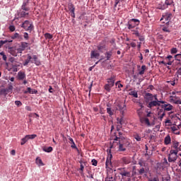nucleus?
<instances>
[{
    "instance_id": "nucleus-10",
    "label": "nucleus",
    "mask_w": 181,
    "mask_h": 181,
    "mask_svg": "<svg viewBox=\"0 0 181 181\" xmlns=\"http://www.w3.org/2000/svg\"><path fill=\"white\" fill-rule=\"evenodd\" d=\"M119 162L122 165H129V163H131V158H129V157H122L119 160Z\"/></svg>"
},
{
    "instance_id": "nucleus-25",
    "label": "nucleus",
    "mask_w": 181,
    "mask_h": 181,
    "mask_svg": "<svg viewBox=\"0 0 181 181\" xmlns=\"http://www.w3.org/2000/svg\"><path fill=\"white\" fill-rule=\"evenodd\" d=\"M35 162L38 166H45V164L43 163V161H42V159L40 158L37 157L35 160Z\"/></svg>"
},
{
    "instance_id": "nucleus-26",
    "label": "nucleus",
    "mask_w": 181,
    "mask_h": 181,
    "mask_svg": "<svg viewBox=\"0 0 181 181\" xmlns=\"http://www.w3.org/2000/svg\"><path fill=\"white\" fill-rule=\"evenodd\" d=\"M68 8L70 12H74L76 11V8L74 7V5L71 3H69L68 4Z\"/></svg>"
},
{
    "instance_id": "nucleus-27",
    "label": "nucleus",
    "mask_w": 181,
    "mask_h": 181,
    "mask_svg": "<svg viewBox=\"0 0 181 181\" xmlns=\"http://www.w3.org/2000/svg\"><path fill=\"white\" fill-rule=\"evenodd\" d=\"M119 151L120 152H125V151H127V148L124 147V144H122L121 141L119 143Z\"/></svg>"
},
{
    "instance_id": "nucleus-36",
    "label": "nucleus",
    "mask_w": 181,
    "mask_h": 181,
    "mask_svg": "<svg viewBox=\"0 0 181 181\" xmlns=\"http://www.w3.org/2000/svg\"><path fill=\"white\" fill-rule=\"evenodd\" d=\"M134 138L138 142H140V141H142V137H141V136H139V134H134Z\"/></svg>"
},
{
    "instance_id": "nucleus-63",
    "label": "nucleus",
    "mask_w": 181,
    "mask_h": 181,
    "mask_svg": "<svg viewBox=\"0 0 181 181\" xmlns=\"http://www.w3.org/2000/svg\"><path fill=\"white\" fill-rule=\"evenodd\" d=\"M9 30L11 32H15V27L13 25H10L9 26Z\"/></svg>"
},
{
    "instance_id": "nucleus-15",
    "label": "nucleus",
    "mask_w": 181,
    "mask_h": 181,
    "mask_svg": "<svg viewBox=\"0 0 181 181\" xmlns=\"http://www.w3.org/2000/svg\"><path fill=\"white\" fill-rule=\"evenodd\" d=\"M116 108L119 111H122V110H124V108H125V103H124L122 102L117 103Z\"/></svg>"
},
{
    "instance_id": "nucleus-5",
    "label": "nucleus",
    "mask_w": 181,
    "mask_h": 181,
    "mask_svg": "<svg viewBox=\"0 0 181 181\" xmlns=\"http://www.w3.org/2000/svg\"><path fill=\"white\" fill-rule=\"evenodd\" d=\"M176 159H177V151H173L172 150L170 151V154L168 156V162H176Z\"/></svg>"
},
{
    "instance_id": "nucleus-35",
    "label": "nucleus",
    "mask_w": 181,
    "mask_h": 181,
    "mask_svg": "<svg viewBox=\"0 0 181 181\" xmlns=\"http://www.w3.org/2000/svg\"><path fill=\"white\" fill-rule=\"evenodd\" d=\"M146 70V66L143 65L141 66V71L139 72V74H140V76H142V74H145V71Z\"/></svg>"
},
{
    "instance_id": "nucleus-9",
    "label": "nucleus",
    "mask_w": 181,
    "mask_h": 181,
    "mask_svg": "<svg viewBox=\"0 0 181 181\" xmlns=\"http://www.w3.org/2000/svg\"><path fill=\"white\" fill-rule=\"evenodd\" d=\"M170 100L171 103H173L174 104H181L180 97L179 96H170Z\"/></svg>"
},
{
    "instance_id": "nucleus-60",
    "label": "nucleus",
    "mask_w": 181,
    "mask_h": 181,
    "mask_svg": "<svg viewBox=\"0 0 181 181\" xmlns=\"http://www.w3.org/2000/svg\"><path fill=\"white\" fill-rule=\"evenodd\" d=\"M172 54H175V53H177V48H173L171 49Z\"/></svg>"
},
{
    "instance_id": "nucleus-33",
    "label": "nucleus",
    "mask_w": 181,
    "mask_h": 181,
    "mask_svg": "<svg viewBox=\"0 0 181 181\" xmlns=\"http://www.w3.org/2000/svg\"><path fill=\"white\" fill-rule=\"evenodd\" d=\"M69 141L71 144V148H72L73 149H77V146H76V144L74 143V140H73V139H71V138H69Z\"/></svg>"
},
{
    "instance_id": "nucleus-38",
    "label": "nucleus",
    "mask_w": 181,
    "mask_h": 181,
    "mask_svg": "<svg viewBox=\"0 0 181 181\" xmlns=\"http://www.w3.org/2000/svg\"><path fill=\"white\" fill-rule=\"evenodd\" d=\"M20 18H25V16H28L29 15V13H26L25 11H21L20 13Z\"/></svg>"
},
{
    "instance_id": "nucleus-21",
    "label": "nucleus",
    "mask_w": 181,
    "mask_h": 181,
    "mask_svg": "<svg viewBox=\"0 0 181 181\" xmlns=\"http://www.w3.org/2000/svg\"><path fill=\"white\" fill-rule=\"evenodd\" d=\"M98 50H99V52H101L103 53V50H104V49H105V44L101 42L98 45Z\"/></svg>"
},
{
    "instance_id": "nucleus-23",
    "label": "nucleus",
    "mask_w": 181,
    "mask_h": 181,
    "mask_svg": "<svg viewBox=\"0 0 181 181\" xmlns=\"http://www.w3.org/2000/svg\"><path fill=\"white\" fill-rule=\"evenodd\" d=\"M162 30H163V32H165L167 33H170V30L169 29V25H166V23H165V25L163 26Z\"/></svg>"
},
{
    "instance_id": "nucleus-34",
    "label": "nucleus",
    "mask_w": 181,
    "mask_h": 181,
    "mask_svg": "<svg viewBox=\"0 0 181 181\" xmlns=\"http://www.w3.org/2000/svg\"><path fill=\"white\" fill-rule=\"evenodd\" d=\"M105 56H106L107 60H110V59H111V56H112V50L106 52Z\"/></svg>"
},
{
    "instance_id": "nucleus-41",
    "label": "nucleus",
    "mask_w": 181,
    "mask_h": 181,
    "mask_svg": "<svg viewBox=\"0 0 181 181\" xmlns=\"http://www.w3.org/2000/svg\"><path fill=\"white\" fill-rule=\"evenodd\" d=\"M173 110V106L170 104H168V107H166L164 111H172Z\"/></svg>"
},
{
    "instance_id": "nucleus-7",
    "label": "nucleus",
    "mask_w": 181,
    "mask_h": 181,
    "mask_svg": "<svg viewBox=\"0 0 181 181\" xmlns=\"http://www.w3.org/2000/svg\"><path fill=\"white\" fill-rule=\"evenodd\" d=\"M112 159V154H111V153H109L105 162V166L109 169H110V168H112V162L111 161Z\"/></svg>"
},
{
    "instance_id": "nucleus-62",
    "label": "nucleus",
    "mask_w": 181,
    "mask_h": 181,
    "mask_svg": "<svg viewBox=\"0 0 181 181\" xmlns=\"http://www.w3.org/2000/svg\"><path fill=\"white\" fill-rule=\"evenodd\" d=\"M148 181H159V177H154L153 178L149 179Z\"/></svg>"
},
{
    "instance_id": "nucleus-53",
    "label": "nucleus",
    "mask_w": 181,
    "mask_h": 181,
    "mask_svg": "<svg viewBox=\"0 0 181 181\" xmlns=\"http://www.w3.org/2000/svg\"><path fill=\"white\" fill-rule=\"evenodd\" d=\"M175 60H181V54H177L175 56Z\"/></svg>"
},
{
    "instance_id": "nucleus-46",
    "label": "nucleus",
    "mask_w": 181,
    "mask_h": 181,
    "mask_svg": "<svg viewBox=\"0 0 181 181\" xmlns=\"http://www.w3.org/2000/svg\"><path fill=\"white\" fill-rule=\"evenodd\" d=\"M0 54L2 56L3 60H4V62H6L8 57H7L6 55L5 54V52H1L0 53Z\"/></svg>"
},
{
    "instance_id": "nucleus-37",
    "label": "nucleus",
    "mask_w": 181,
    "mask_h": 181,
    "mask_svg": "<svg viewBox=\"0 0 181 181\" xmlns=\"http://www.w3.org/2000/svg\"><path fill=\"white\" fill-rule=\"evenodd\" d=\"M107 112L109 114L110 117H112L114 115V110H111V107H107Z\"/></svg>"
},
{
    "instance_id": "nucleus-13",
    "label": "nucleus",
    "mask_w": 181,
    "mask_h": 181,
    "mask_svg": "<svg viewBox=\"0 0 181 181\" xmlns=\"http://www.w3.org/2000/svg\"><path fill=\"white\" fill-rule=\"evenodd\" d=\"M90 59H100V52L98 51H91Z\"/></svg>"
},
{
    "instance_id": "nucleus-14",
    "label": "nucleus",
    "mask_w": 181,
    "mask_h": 181,
    "mask_svg": "<svg viewBox=\"0 0 181 181\" xmlns=\"http://www.w3.org/2000/svg\"><path fill=\"white\" fill-rule=\"evenodd\" d=\"M140 122L141 124H146L148 127H151V122H149V119L146 117H141Z\"/></svg>"
},
{
    "instance_id": "nucleus-55",
    "label": "nucleus",
    "mask_w": 181,
    "mask_h": 181,
    "mask_svg": "<svg viewBox=\"0 0 181 181\" xmlns=\"http://www.w3.org/2000/svg\"><path fill=\"white\" fill-rule=\"evenodd\" d=\"M23 37L25 40H29V34H28V33H24Z\"/></svg>"
},
{
    "instance_id": "nucleus-4",
    "label": "nucleus",
    "mask_w": 181,
    "mask_h": 181,
    "mask_svg": "<svg viewBox=\"0 0 181 181\" xmlns=\"http://www.w3.org/2000/svg\"><path fill=\"white\" fill-rule=\"evenodd\" d=\"M163 20L165 21L166 25H169L170 23V21L172 20V13H165L160 21H162Z\"/></svg>"
},
{
    "instance_id": "nucleus-30",
    "label": "nucleus",
    "mask_w": 181,
    "mask_h": 181,
    "mask_svg": "<svg viewBox=\"0 0 181 181\" xmlns=\"http://www.w3.org/2000/svg\"><path fill=\"white\" fill-rule=\"evenodd\" d=\"M32 60L33 63H35L37 66H39L40 64V62L37 61V57L36 55H33L32 57Z\"/></svg>"
},
{
    "instance_id": "nucleus-6",
    "label": "nucleus",
    "mask_w": 181,
    "mask_h": 181,
    "mask_svg": "<svg viewBox=\"0 0 181 181\" xmlns=\"http://www.w3.org/2000/svg\"><path fill=\"white\" fill-rule=\"evenodd\" d=\"M165 103L166 102L163 100H162L161 102L153 100L147 104V107L148 108H153V107H160V104H165Z\"/></svg>"
},
{
    "instance_id": "nucleus-42",
    "label": "nucleus",
    "mask_w": 181,
    "mask_h": 181,
    "mask_svg": "<svg viewBox=\"0 0 181 181\" xmlns=\"http://www.w3.org/2000/svg\"><path fill=\"white\" fill-rule=\"evenodd\" d=\"M132 35H135V36H136L137 37L141 35L139 33V31H138V30H132Z\"/></svg>"
},
{
    "instance_id": "nucleus-31",
    "label": "nucleus",
    "mask_w": 181,
    "mask_h": 181,
    "mask_svg": "<svg viewBox=\"0 0 181 181\" xmlns=\"http://www.w3.org/2000/svg\"><path fill=\"white\" fill-rule=\"evenodd\" d=\"M117 170L119 171V174L122 176L124 173L126 172L127 168H117Z\"/></svg>"
},
{
    "instance_id": "nucleus-56",
    "label": "nucleus",
    "mask_w": 181,
    "mask_h": 181,
    "mask_svg": "<svg viewBox=\"0 0 181 181\" xmlns=\"http://www.w3.org/2000/svg\"><path fill=\"white\" fill-rule=\"evenodd\" d=\"M172 2H173L172 0H165V4L168 6L169 5H172Z\"/></svg>"
},
{
    "instance_id": "nucleus-44",
    "label": "nucleus",
    "mask_w": 181,
    "mask_h": 181,
    "mask_svg": "<svg viewBox=\"0 0 181 181\" xmlns=\"http://www.w3.org/2000/svg\"><path fill=\"white\" fill-rule=\"evenodd\" d=\"M11 43V42H12V40L11 41H8V40H1L0 41V47H2V46H4V45H5V43Z\"/></svg>"
},
{
    "instance_id": "nucleus-1",
    "label": "nucleus",
    "mask_w": 181,
    "mask_h": 181,
    "mask_svg": "<svg viewBox=\"0 0 181 181\" xmlns=\"http://www.w3.org/2000/svg\"><path fill=\"white\" fill-rule=\"evenodd\" d=\"M139 23H140L139 20L136 18H132L128 21L126 26L127 28H128V29H129V30H132V29H134V28H136V26H138Z\"/></svg>"
},
{
    "instance_id": "nucleus-19",
    "label": "nucleus",
    "mask_w": 181,
    "mask_h": 181,
    "mask_svg": "<svg viewBox=\"0 0 181 181\" xmlns=\"http://www.w3.org/2000/svg\"><path fill=\"white\" fill-rule=\"evenodd\" d=\"M141 45H142V42H137V45L134 42H132L130 43V46L132 47H136V46H137V48L139 49H139H141Z\"/></svg>"
},
{
    "instance_id": "nucleus-50",
    "label": "nucleus",
    "mask_w": 181,
    "mask_h": 181,
    "mask_svg": "<svg viewBox=\"0 0 181 181\" xmlns=\"http://www.w3.org/2000/svg\"><path fill=\"white\" fill-rule=\"evenodd\" d=\"M122 139H124V137L115 136V138L114 139V141H118L119 144V142H121V141H122Z\"/></svg>"
},
{
    "instance_id": "nucleus-16",
    "label": "nucleus",
    "mask_w": 181,
    "mask_h": 181,
    "mask_svg": "<svg viewBox=\"0 0 181 181\" xmlns=\"http://www.w3.org/2000/svg\"><path fill=\"white\" fill-rule=\"evenodd\" d=\"M115 75H111L110 78H107V84H112L114 86L115 84Z\"/></svg>"
},
{
    "instance_id": "nucleus-40",
    "label": "nucleus",
    "mask_w": 181,
    "mask_h": 181,
    "mask_svg": "<svg viewBox=\"0 0 181 181\" xmlns=\"http://www.w3.org/2000/svg\"><path fill=\"white\" fill-rule=\"evenodd\" d=\"M8 94V89H1L0 90V95H6Z\"/></svg>"
},
{
    "instance_id": "nucleus-29",
    "label": "nucleus",
    "mask_w": 181,
    "mask_h": 181,
    "mask_svg": "<svg viewBox=\"0 0 181 181\" xmlns=\"http://www.w3.org/2000/svg\"><path fill=\"white\" fill-rule=\"evenodd\" d=\"M129 95H132L134 98H138V91L132 90L129 93Z\"/></svg>"
},
{
    "instance_id": "nucleus-48",
    "label": "nucleus",
    "mask_w": 181,
    "mask_h": 181,
    "mask_svg": "<svg viewBox=\"0 0 181 181\" xmlns=\"http://www.w3.org/2000/svg\"><path fill=\"white\" fill-rule=\"evenodd\" d=\"M170 129L172 132L174 133L175 132L177 131V129H179V127L173 126V127H171Z\"/></svg>"
},
{
    "instance_id": "nucleus-59",
    "label": "nucleus",
    "mask_w": 181,
    "mask_h": 181,
    "mask_svg": "<svg viewBox=\"0 0 181 181\" xmlns=\"http://www.w3.org/2000/svg\"><path fill=\"white\" fill-rule=\"evenodd\" d=\"M52 151H53V147H52V146L47 147L46 148V152H47V153H50V152H52Z\"/></svg>"
},
{
    "instance_id": "nucleus-39",
    "label": "nucleus",
    "mask_w": 181,
    "mask_h": 181,
    "mask_svg": "<svg viewBox=\"0 0 181 181\" xmlns=\"http://www.w3.org/2000/svg\"><path fill=\"white\" fill-rule=\"evenodd\" d=\"M144 114V112H142V109L137 110V115L139 117V119L141 118H143L142 115Z\"/></svg>"
},
{
    "instance_id": "nucleus-58",
    "label": "nucleus",
    "mask_w": 181,
    "mask_h": 181,
    "mask_svg": "<svg viewBox=\"0 0 181 181\" xmlns=\"http://www.w3.org/2000/svg\"><path fill=\"white\" fill-rule=\"evenodd\" d=\"M139 40H140V42H144L145 40V37H144L143 35H139Z\"/></svg>"
},
{
    "instance_id": "nucleus-51",
    "label": "nucleus",
    "mask_w": 181,
    "mask_h": 181,
    "mask_svg": "<svg viewBox=\"0 0 181 181\" xmlns=\"http://www.w3.org/2000/svg\"><path fill=\"white\" fill-rule=\"evenodd\" d=\"M91 163L93 166H97V165H98V161H97L95 159H93L91 160Z\"/></svg>"
},
{
    "instance_id": "nucleus-45",
    "label": "nucleus",
    "mask_w": 181,
    "mask_h": 181,
    "mask_svg": "<svg viewBox=\"0 0 181 181\" xmlns=\"http://www.w3.org/2000/svg\"><path fill=\"white\" fill-rule=\"evenodd\" d=\"M10 53H11V54H12V56H14L15 57H16V56H18V54L15 51H13V47L10 48Z\"/></svg>"
},
{
    "instance_id": "nucleus-43",
    "label": "nucleus",
    "mask_w": 181,
    "mask_h": 181,
    "mask_svg": "<svg viewBox=\"0 0 181 181\" xmlns=\"http://www.w3.org/2000/svg\"><path fill=\"white\" fill-rule=\"evenodd\" d=\"M138 175H144V173H146V170H145L144 168H141L140 170H138Z\"/></svg>"
},
{
    "instance_id": "nucleus-3",
    "label": "nucleus",
    "mask_w": 181,
    "mask_h": 181,
    "mask_svg": "<svg viewBox=\"0 0 181 181\" xmlns=\"http://www.w3.org/2000/svg\"><path fill=\"white\" fill-rule=\"evenodd\" d=\"M21 28H23L25 30L32 32V30H33V24L30 23L29 21H25L23 23Z\"/></svg>"
},
{
    "instance_id": "nucleus-12",
    "label": "nucleus",
    "mask_w": 181,
    "mask_h": 181,
    "mask_svg": "<svg viewBox=\"0 0 181 181\" xmlns=\"http://www.w3.org/2000/svg\"><path fill=\"white\" fill-rule=\"evenodd\" d=\"M28 5H29V0L24 1L21 6V9L23 11H25V12H28V11H30V8L28 7Z\"/></svg>"
},
{
    "instance_id": "nucleus-32",
    "label": "nucleus",
    "mask_w": 181,
    "mask_h": 181,
    "mask_svg": "<svg viewBox=\"0 0 181 181\" xmlns=\"http://www.w3.org/2000/svg\"><path fill=\"white\" fill-rule=\"evenodd\" d=\"M28 46H29V43L23 42H21L20 47L22 49V50H25Z\"/></svg>"
},
{
    "instance_id": "nucleus-49",
    "label": "nucleus",
    "mask_w": 181,
    "mask_h": 181,
    "mask_svg": "<svg viewBox=\"0 0 181 181\" xmlns=\"http://www.w3.org/2000/svg\"><path fill=\"white\" fill-rule=\"evenodd\" d=\"M25 94H28V93H29V94H33L35 92H32V88H28L27 90H25Z\"/></svg>"
},
{
    "instance_id": "nucleus-24",
    "label": "nucleus",
    "mask_w": 181,
    "mask_h": 181,
    "mask_svg": "<svg viewBox=\"0 0 181 181\" xmlns=\"http://www.w3.org/2000/svg\"><path fill=\"white\" fill-rule=\"evenodd\" d=\"M112 87H114L112 86V84L107 83L105 85V90H106V91L110 93V91H111V88H112Z\"/></svg>"
},
{
    "instance_id": "nucleus-61",
    "label": "nucleus",
    "mask_w": 181,
    "mask_h": 181,
    "mask_svg": "<svg viewBox=\"0 0 181 181\" xmlns=\"http://www.w3.org/2000/svg\"><path fill=\"white\" fill-rule=\"evenodd\" d=\"M30 117H33V118H38L39 117V115L36 114V113H33L30 115Z\"/></svg>"
},
{
    "instance_id": "nucleus-64",
    "label": "nucleus",
    "mask_w": 181,
    "mask_h": 181,
    "mask_svg": "<svg viewBox=\"0 0 181 181\" xmlns=\"http://www.w3.org/2000/svg\"><path fill=\"white\" fill-rule=\"evenodd\" d=\"M113 177L112 176H107V178L105 179V180L107 181H114V180H112Z\"/></svg>"
},
{
    "instance_id": "nucleus-54",
    "label": "nucleus",
    "mask_w": 181,
    "mask_h": 181,
    "mask_svg": "<svg viewBox=\"0 0 181 181\" xmlns=\"http://www.w3.org/2000/svg\"><path fill=\"white\" fill-rule=\"evenodd\" d=\"M165 115H166V114L165 113V112H163L158 117V119H160V121H162V119H163V117H165Z\"/></svg>"
},
{
    "instance_id": "nucleus-47",
    "label": "nucleus",
    "mask_w": 181,
    "mask_h": 181,
    "mask_svg": "<svg viewBox=\"0 0 181 181\" xmlns=\"http://www.w3.org/2000/svg\"><path fill=\"white\" fill-rule=\"evenodd\" d=\"M21 65L19 64H13V69H14L13 71H18V69L16 67H19Z\"/></svg>"
},
{
    "instance_id": "nucleus-11",
    "label": "nucleus",
    "mask_w": 181,
    "mask_h": 181,
    "mask_svg": "<svg viewBox=\"0 0 181 181\" xmlns=\"http://www.w3.org/2000/svg\"><path fill=\"white\" fill-rule=\"evenodd\" d=\"M146 103H151L153 100V95L152 93H146L144 95Z\"/></svg>"
},
{
    "instance_id": "nucleus-22",
    "label": "nucleus",
    "mask_w": 181,
    "mask_h": 181,
    "mask_svg": "<svg viewBox=\"0 0 181 181\" xmlns=\"http://www.w3.org/2000/svg\"><path fill=\"white\" fill-rule=\"evenodd\" d=\"M122 179H125V177H131V172L127 171V170H126V171H124V173L122 175Z\"/></svg>"
},
{
    "instance_id": "nucleus-28",
    "label": "nucleus",
    "mask_w": 181,
    "mask_h": 181,
    "mask_svg": "<svg viewBox=\"0 0 181 181\" xmlns=\"http://www.w3.org/2000/svg\"><path fill=\"white\" fill-rule=\"evenodd\" d=\"M12 39H18V40H22V35H19V33H16L13 36Z\"/></svg>"
},
{
    "instance_id": "nucleus-57",
    "label": "nucleus",
    "mask_w": 181,
    "mask_h": 181,
    "mask_svg": "<svg viewBox=\"0 0 181 181\" xmlns=\"http://www.w3.org/2000/svg\"><path fill=\"white\" fill-rule=\"evenodd\" d=\"M15 104H16V105H17V107H21V105H22V102H21L19 100H16Z\"/></svg>"
},
{
    "instance_id": "nucleus-17",
    "label": "nucleus",
    "mask_w": 181,
    "mask_h": 181,
    "mask_svg": "<svg viewBox=\"0 0 181 181\" xmlns=\"http://www.w3.org/2000/svg\"><path fill=\"white\" fill-rule=\"evenodd\" d=\"M18 80H25L26 78V74L23 71H19L18 73Z\"/></svg>"
},
{
    "instance_id": "nucleus-52",
    "label": "nucleus",
    "mask_w": 181,
    "mask_h": 181,
    "mask_svg": "<svg viewBox=\"0 0 181 181\" xmlns=\"http://www.w3.org/2000/svg\"><path fill=\"white\" fill-rule=\"evenodd\" d=\"M163 105H160V107H161V108H163V110H165V109L168 107V105H169V103H163Z\"/></svg>"
},
{
    "instance_id": "nucleus-8",
    "label": "nucleus",
    "mask_w": 181,
    "mask_h": 181,
    "mask_svg": "<svg viewBox=\"0 0 181 181\" xmlns=\"http://www.w3.org/2000/svg\"><path fill=\"white\" fill-rule=\"evenodd\" d=\"M35 137L36 134L26 135L24 138L21 139V145H25L27 141H29V139H35Z\"/></svg>"
},
{
    "instance_id": "nucleus-18",
    "label": "nucleus",
    "mask_w": 181,
    "mask_h": 181,
    "mask_svg": "<svg viewBox=\"0 0 181 181\" xmlns=\"http://www.w3.org/2000/svg\"><path fill=\"white\" fill-rule=\"evenodd\" d=\"M29 63H33V60H32V56L28 54V57L23 63V66H28Z\"/></svg>"
},
{
    "instance_id": "nucleus-20",
    "label": "nucleus",
    "mask_w": 181,
    "mask_h": 181,
    "mask_svg": "<svg viewBox=\"0 0 181 181\" xmlns=\"http://www.w3.org/2000/svg\"><path fill=\"white\" fill-rule=\"evenodd\" d=\"M170 142H172V139L170 135H167L164 139V144L165 145H169Z\"/></svg>"
},
{
    "instance_id": "nucleus-2",
    "label": "nucleus",
    "mask_w": 181,
    "mask_h": 181,
    "mask_svg": "<svg viewBox=\"0 0 181 181\" xmlns=\"http://www.w3.org/2000/svg\"><path fill=\"white\" fill-rule=\"evenodd\" d=\"M171 151H173L174 152H177V153L181 151V144H180L179 141H173Z\"/></svg>"
}]
</instances>
